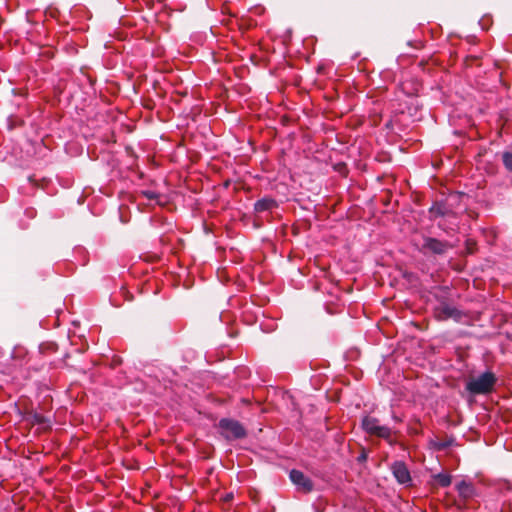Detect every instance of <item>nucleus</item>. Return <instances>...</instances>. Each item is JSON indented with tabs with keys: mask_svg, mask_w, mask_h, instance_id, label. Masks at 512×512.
Wrapping results in <instances>:
<instances>
[{
	"mask_svg": "<svg viewBox=\"0 0 512 512\" xmlns=\"http://www.w3.org/2000/svg\"><path fill=\"white\" fill-rule=\"evenodd\" d=\"M496 381L494 373L486 371L478 377L470 379L466 383V390L474 395L487 394L492 391Z\"/></svg>",
	"mask_w": 512,
	"mask_h": 512,
	"instance_id": "obj_1",
	"label": "nucleus"
},
{
	"mask_svg": "<svg viewBox=\"0 0 512 512\" xmlns=\"http://www.w3.org/2000/svg\"><path fill=\"white\" fill-rule=\"evenodd\" d=\"M277 207V202L273 198H262L255 202L254 210L257 213L270 211Z\"/></svg>",
	"mask_w": 512,
	"mask_h": 512,
	"instance_id": "obj_9",
	"label": "nucleus"
},
{
	"mask_svg": "<svg viewBox=\"0 0 512 512\" xmlns=\"http://www.w3.org/2000/svg\"><path fill=\"white\" fill-rule=\"evenodd\" d=\"M33 418H34V422L39 425H45L46 423L49 422L48 420L45 419L44 416L39 415V414H35Z\"/></svg>",
	"mask_w": 512,
	"mask_h": 512,
	"instance_id": "obj_14",
	"label": "nucleus"
},
{
	"mask_svg": "<svg viewBox=\"0 0 512 512\" xmlns=\"http://www.w3.org/2000/svg\"><path fill=\"white\" fill-rule=\"evenodd\" d=\"M447 447V444H441L440 445V448H446Z\"/></svg>",
	"mask_w": 512,
	"mask_h": 512,
	"instance_id": "obj_15",
	"label": "nucleus"
},
{
	"mask_svg": "<svg viewBox=\"0 0 512 512\" xmlns=\"http://www.w3.org/2000/svg\"><path fill=\"white\" fill-rule=\"evenodd\" d=\"M362 428L369 435L377 436L385 440H390L391 438V429L388 426L381 425L380 421L375 417L365 416L362 419Z\"/></svg>",
	"mask_w": 512,
	"mask_h": 512,
	"instance_id": "obj_3",
	"label": "nucleus"
},
{
	"mask_svg": "<svg viewBox=\"0 0 512 512\" xmlns=\"http://www.w3.org/2000/svg\"><path fill=\"white\" fill-rule=\"evenodd\" d=\"M430 212H431L435 217H437V216H444V215L446 214V209H445V207H444L443 205H441V204H436V205H434V206L431 208Z\"/></svg>",
	"mask_w": 512,
	"mask_h": 512,
	"instance_id": "obj_12",
	"label": "nucleus"
},
{
	"mask_svg": "<svg viewBox=\"0 0 512 512\" xmlns=\"http://www.w3.org/2000/svg\"><path fill=\"white\" fill-rule=\"evenodd\" d=\"M456 490L460 497L469 499L475 495V487L470 481L461 480L456 484Z\"/></svg>",
	"mask_w": 512,
	"mask_h": 512,
	"instance_id": "obj_8",
	"label": "nucleus"
},
{
	"mask_svg": "<svg viewBox=\"0 0 512 512\" xmlns=\"http://www.w3.org/2000/svg\"><path fill=\"white\" fill-rule=\"evenodd\" d=\"M436 316L441 320L453 318L459 321L462 318V312L455 306L443 303L435 309Z\"/></svg>",
	"mask_w": 512,
	"mask_h": 512,
	"instance_id": "obj_7",
	"label": "nucleus"
},
{
	"mask_svg": "<svg viewBox=\"0 0 512 512\" xmlns=\"http://www.w3.org/2000/svg\"><path fill=\"white\" fill-rule=\"evenodd\" d=\"M503 164L507 170L512 172V153L505 152L502 156Z\"/></svg>",
	"mask_w": 512,
	"mask_h": 512,
	"instance_id": "obj_11",
	"label": "nucleus"
},
{
	"mask_svg": "<svg viewBox=\"0 0 512 512\" xmlns=\"http://www.w3.org/2000/svg\"><path fill=\"white\" fill-rule=\"evenodd\" d=\"M392 473L399 484L410 485L412 482L408 467L402 461H396L392 464Z\"/></svg>",
	"mask_w": 512,
	"mask_h": 512,
	"instance_id": "obj_5",
	"label": "nucleus"
},
{
	"mask_svg": "<svg viewBox=\"0 0 512 512\" xmlns=\"http://www.w3.org/2000/svg\"><path fill=\"white\" fill-rule=\"evenodd\" d=\"M451 248L447 241H441L432 237H425L423 240L422 250L424 253L430 252L436 255H442Z\"/></svg>",
	"mask_w": 512,
	"mask_h": 512,
	"instance_id": "obj_4",
	"label": "nucleus"
},
{
	"mask_svg": "<svg viewBox=\"0 0 512 512\" xmlns=\"http://www.w3.org/2000/svg\"><path fill=\"white\" fill-rule=\"evenodd\" d=\"M221 435L227 440L242 439L246 436L243 425L234 419L223 418L219 421Z\"/></svg>",
	"mask_w": 512,
	"mask_h": 512,
	"instance_id": "obj_2",
	"label": "nucleus"
},
{
	"mask_svg": "<svg viewBox=\"0 0 512 512\" xmlns=\"http://www.w3.org/2000/svg\"><path fill=\"white\" fill-rule=\"evenodd\" d=\"M441 487H448L451 484L452 478L448 473H438L433 476Z\"/></svg>",
	"mask_w": 512,
	"mask_h": 512,
	"instance_id": "obj_10",
	"label": "nucleus"
},
{
	"mask_svg": "<svg viewBox=\"0 0 512 512\" xmlns=\"http://www.w3.org/2000/svg\"><path fill=\"white\" fill-rule=\"evenodd\" d=\"M290 479L295 484L298 489L303 492H310L313 489V483L309 477H307L303 472L299 470H291Z\"/></svg>",
	"mask_w": 512,
	"mask_h": 512,
	"instance_id": "obj_6",
	"label": "nucleus"
},
{
	"mask_svg": "<svg viewBox=\"0 0 512 512\" xmlns=\"http://www.w3.org/2000/svg\"><path fill=\"white\" fill-rule=\"evenodd\" d=\"M141 194L147 198L148 200H151V201H157L158 202V198H159V194L155 191H152V190H143L141 192Z\"/></svg>",
	"mask_w": 512,
	"mask_h": 512,
	"instance_id": "obj_13",
	"label": "nucleus"
}]
</instances>
